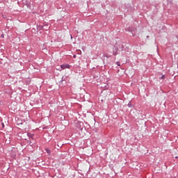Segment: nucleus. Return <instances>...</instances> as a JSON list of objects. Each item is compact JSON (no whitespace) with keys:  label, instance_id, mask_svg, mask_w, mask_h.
Returning <instances> with one entry per match:
<instances>
[{"label":"nucleus","instance_id":"20e7f679","mask_svg":"<svg viewBox=\"0 0 178 178\" xmlns=\"http://www.w3.org/2000/svg\"><path fill=\"white\" fill-rule=\"evenodd\" d=\"M25 5L27 6V8H30V4H29L28 3H26Z\"/></svg>","mask_w":178,"mask_h":178},{"label":"nucleus","instance_id":"9b49d317","mask_svg":"<svg viewBox=\"0 0 178 178\" xmlns=\"http://www.w3.org/2000/svg\"><path fill=\"white\" fill-rule=\"evenodd\" d=\"M176 159H177L178 156H175Z\"/></svg>","mask_w":178,"mask_h":178},{"label":"nucleus","instance_id":"9d476101","mask_svg":"<svg viewBox=\"0 0 178 178\" xmlns=\"http://www.w3.org/2000/svg\"><path fill=\"white\" fill-rule=\"evenodd\" d=\"M74 58H76V55H74Z\"/></svg>","mask_w":178,"mask_h":178},{"label":"nucleus","instance_id":"39448f33","mask_svg":"<svg viewBox=\"0 0 178 178\" xmlns=\"http://www.w3.org/2000/svg\"><path fill=\"white\" fill-rule=\"evenodd\" d=\"M116 65H118V66H120V62L119 61L116 62Z\"/></svg>","mask_w":178,"mask_h":178},{"label":"nucleus","instance_id":"1a4fd4ad","mask_svg":"<svg viewBox=\"0 0 178 178\" xmlns=\"http://www.w3.org/2000/svg\"><path fill=\"white\" fill-rule=\"evenodd\" d=\"M2 126H3H3H5V124H3V123L2 124Z\"/></svg>","mask_w":178,"mask_h":178},{"label":"nucleus","instance_id":"7ed1b4c3","mask_svg":"<svg viewBox=\"0 0 178 178\" xmlns=\"http://www.w3.org/2000/svg\"><path fill=\"white\" fill-rule=\"evenodd\" d=\"M161 79L162 80H165V75H162L161 77Z\"/></svg>","mask_w":178,"mask_h":178},{"label":"nucleus","instance_id":"f257e3e1","mask_svg":"<svg viewBox=\"0 0 178 178\" xmlns=\"http://www.w3.org/2000/svg\"><path fill=\"white\" fill-rule=\"evenodd\" d=\"M61 69H70V65L63 64L60 65Z\"/></svg>","mask_w":178,"mask_h":178},{"label":"nucleus","instance_id":"f03ea898","mask_svg":"<svg viewBox=\"0 0 178 178\" xmlns=\"http://www.w3.org/2000/svg\"><path fill=\"white\" fill-rule=\"evenodd\" d=\"M27 136L29 137V138H32V140L34 138V134L31 133H27Z\"/></svg>","mask_w":178,"mask_h":178},{"label":"nucleus","instance_id":"6e6552de","mask_svg":"<svg viewBox=\"0 0 178 178\" xmlns=\"http://www.w3.org/2000/svg\"><path fill=\"white\" fill-rule=\"evenodd\" d=\"M147 38H149V36L147 35Z\"/></svg>","mask_w":178,"mask_h":178},{"label":"nucleus","instance_id":"0eeeda50","mask_svg":"<svg viewBox=\"0 0 178 178\" xmlns=\"http://www.w3.org/2000/svg\"><path fill=\"white\" fill-rule=\"evenodd\" d=\"M51 152V150H47V154H49Z\"/></svg>","mask_w":178,"mask_h":178},{"label":"nucleus","instance_id":"f8f14e48","mask_svg":"<svg viewBox=\"0 0 178 178\" xmlns=\"http://www.w3.org/2000/svg\"><path fill=\"white\" fill-rule=\"evenodd\" d=\"M22 2H24V0H22Z\"/></svg>","mask_w":178,"mask_h":178},{"label":"nucleus","instance_id":"ddd939ff","mask_svg":"<svg viewBox=\"0 0 178 178\" xmlns=\"http://www.w3.org/2000/svg\"><path fill=\"white\" fill-rule=\"evenodd\" d=\"M62 80L63 81V77L62 78Z\"/></svg>","mask_w":178,"mask_h":178},{"label":"nucleus","instance_id":"423d86ee","mask_svg":"<svg viewBox=\"0 0 178 178\" xmlns=\"http://www.w3.org/2000/svg\"><path fill=\"white\" fill-rule=\"evenodd\" d=\"M113 55H118V51H113Z\"/></svg>","mask_w":178,"mask_h":178}]
</instances>
